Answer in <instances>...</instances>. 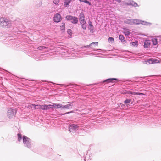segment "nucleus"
Wrapping results in <instances>:
<instances>
[{
	"mask_svg": "<svg viewBox=\"0 0 161 161\" xmlns=\"http://www.w3.org/2000/svg\"><path fill=\"white\" fill-rule=\"evenodd\" d=\"M74 112V111H70V112H66L64 114H69V113H73Z\"/></svg>",
	"mask_w": 161,
	"mask_h": 161,
	"instance_id": "obj_38",
	"label": "nucleus"
},
{
	"mask_svg": "<svg viewBox=\"0 0 161 161\" xmlns=\"http://www.w3.org/2000/svg\"><path fill=\"white\" fill-rule=\"evenodd\" d=\"M91 44H92V45L93 44H95L96 45H97L98 44V42H92V43H91Z\"/></svg>",
	"mask_w": 161,
	"mask_h": 161,
	"instance_id": "obj_36",
	"label": "nucleus"
},
{
	"mask_svg": "<svg viewBox=\"0 0 161 161\" xmlns=\"http://www.w3.org/2000/svg\"><path fill=\"white\" fill-rule=\"evenodd\" d=\"M160 36L161 37V36Z\"/></svg>",
	"mask_w": 161,
	"mask_h": 161,
	"instance_id": "obj_42",
	"label": "nucleus"
},
{
	"mask_svg": "<svg viewBox=\"0 0 161 161\" xmlns=\"http://www.w3.org/2000/svg\"><path fill=\"white\" fill-rule=\"evenodd\" d=\"M133 25H139L141 24V20L138 19H133Z\"/></svg>",
	"mask_w": 161,
	"mask_h": 161,
	"instance_id": "obj_16",
	"label": "nucleus"
},
{
	"mask_svg": "<svg viewBox=\"0 0 161 161\" xmlns=\"http://www.w3.org/2000/svg\"><path fill=\"white\" fill-rule=\"evenodd\" d=\"M94 51H99V50H101L100 49H97V50H93Z\"/></svg>",
	"mask_w": 161,
	"mask_h": 161,
	"instance_id": "obj_40",
	"label": "nucleus"
},
{
	"mask_svg": "<svg viewBox=\"0 0 161 161\" xmlns=\"http://www.w3.org/2000/svg\"><path fill=\"white\" fill-rule=\"evenodd\" d=\"M133 19H127L124 21L125 23L128 24L130 25H133Z\"/></svg>",
	"mask_w": 161,
	"mask_h": 161,
	"instance_id": "obj_18",
	"label": "nucleus"
},
{
	"mask_svg": "<svg viewBox=\"0 0 161 161\" xmlns=\"http://www.w3.org/2000/svg\"><path fill=\"white\" fill-rule=\"evenodd\" d=\"M131 101V99H126L124 101V103L127 104L128 103H130Z\"/></svg>",
	"mask_w": 161,
	"mask_h": 161,
	"instance_id": "obj_27",
	"label": "nucleus"
},
{
	"mask_svg": "<svg viewBox=\"0 0 161 161\" xmlns=\"http://www.w3.org/2000/svg\"><path fill=\"white\" fill-rule=\"evenodd\" d=\"M119 40H121L122 42H124L125 41L124 37L122 35H119Z\"/></svg>",
	"mask_w": 161,
	"mask_h": 161,
	"instance_id": "obj_22",
	"label": "nucleus"
},
{
	"mask_svg": "<svg viewBox=\"0 0 161 161\" xmlns=\"http://www.w3.org/2000/svg\"><path fill=\"white\" fill-rule=\"evenodd\" d=\"M85 19V16L83 12H81L79 15V20Z\"/></svg>",
	"mask_w": 161,
	"mask_h": 161,
	"instance_id": "obj_19",
	"label": "nucleus"
},
{
	"mask_svg": "<svg viewBox=\"0 0 161 161\" xmlns=\"http://www.w3.org/2000/svg\"><path fill=\"white\" fill-rule=\"evenodd\" d=\"M123 93L124 94H131L134 95H144L143 93H139L137 92H133L130 91H127L125 90V92H123Z\"/></svg>",
	"mask_w": 161,
	"mask_h": 161,
	"instance_id": "obj_8",
	"label": "nucleus"
},
{
	"mask_svg": "<svg viewBox=\"0 0 161 161\" xmlns=\"http://www.w3.org/2000/svg\"><path fill=\"white\" fill-rule=\"evenodd\" d=\"M63 25L60 26V30L63 32L65 30V23H63Z\"/></svg>",
	"mask_w": 161,
	"mask_h": 161,
	"instance_id": "obj_24",
	"label": "nucleus"
},
{
	"mask_svg": "<svg viewBox=\"0 0 161 161\" xmlns=\"http://www.w3.org/2000/svg\"><path fill=\"white\" fill-rule=\"evenodd\" d=\"M81 26L82 28L84 30H86V23L84 24H82L81 25Z\"/></svg>",
	"mask_w": 161,
	"mask_h": 161,
	"instance_id": "obj_29",
	"label": "nucleus"
},
{
	"mask_svg": "<svg viewBox=\"0 0 161 161\" xmlns=\"http://www.w3.org/2000/svg\"><path fill=\"white\" fill-rule=\"evenodd\" d=\"M88 25L90 26L89 28V29L90 30V32L91 33H93L94 32V26H93L92 23L90 20H89L88 21Z\"/></svg>",
	"mask_w": 161,
	"mask_h": 161,
	"instance_id": "obj_10",
	"label": "nucleus"
},
{
	"mask_svg": "<svg viewBox=\"0 0 161 161\" xmlns=\"http://www.w3.org/2000/svg\"><path fill=\"white\" fill-rule=\"evenodd\" d=\"M51 82V83H53L52 82ZM53 84H55V83H53Z\"/></svg>",
	"mask_w": 161,
	"mask_h": 161,
	"instance_id": "obj_41",
	"label": "nucleus"
},
{
	"mask_svg": "<svg viewBox=\"0 0 161 161\" xmlns=\"http://www.w3.org/2000/svg\"><path fill=\"white\" fill-rule=\"evenodd\" d=\"M126 4L127 5L131 4L135 7H136L138 6L137 3L133 1H132L130 3H127Z\"/></svg>",
	"mask_w": 161,
	"mask_h": 161,
	"instance_id": "obj_20",
	"label": "nucleus"
},
{
	"mask_svg": "<svg viewBox=\"0 0 161 161\" xmlns=\"http://www.w3.org/2000/svg\"><path fill=\"white\" fill-rule=\"evenodd\" d=\"M61 20L62 17L59 13H57L54 15L53 17V20L54 22L58 23L61 21Z\"/></svg>",
	"mask_w": 161,
	"mask_h": 161,
	"instance_id": "obj_7",
	"label": "nucleus"
},
{
	"mask_svg": "<svg viewBox=\"0 0 161 161\" xmlns=\"http://www.w3.org/2000/svg\"><path fill=\"white\" fill-rule=\"evenodd\" d=\"M150 41L149 40H147L144 42V47L146 48L150 46Z\"/></svg>",
	"mask_w": 161,
	"mask_h": 161,
	"instance_id": "obj_12",
	"label": "nucleus"
},
{
	"mask_svg": "<svg viewBox=\"0 0 161 161\" xmlns=\"http://www.w3.org/2000/svg\"><path fill=\"white\" fill-rule=\"evenodd\" d=\"M53 3L56 5H58L59 2V0H53Z\"/></svg>",
	"mask_w": 161,
	"mask_h": 161,
	"instance_id": "obj_32",
	"label": "nucleus"
},
{
	"mask_svg": "<svg viewBox=\"0 0 161 161\" xmlns=\"http://www.w3.org/2000/svg\"><path fill=\"white\" fill-rule=\"evenodd\" d=\"M67 32L69 35H71L72 34V31L70 29H68Z\"/></svg>",
	"mask_w": 161,
	"mask_h": 161,
	"instance_id": "obj_33",
	"label": "nucleus"
},
{
	"mask_svg": "<svg viewBox=\"0 0 161 161\" xmlns=\"http://www.w3.org/2000/svg\"><path fill=\"white\" fill-rule=\"evenodd\" d=\"M125 106V105L124 104H123L121 103H120V105H119V107H121V108H124Z\"/></svg>",
	"mask_w": 161,
	"mask_h": 161,
	"instance_id": "obj_37",
	"label": "nucleus"
},
{
	"mask_svg": "<svg viewBox=\"0 0 161 161\" xmlns=\"http://www.w3.org/2000/svg\"><path fill=\"white\" fill-rule=\"evenodd\" d=\"M17 112L16 108H9L7 112V115L9 118H12L13 116L15 115Z\"/></svg>",
	"mask_w": 161,
	"mask_h": 161,
	"instance_id": "obj_5",
	"label": "nucleus"
},
{
	"mask_svg": "<svg viewBox=\"0 0 161 161\" xmlns=\"http://www.w3.org/2000/svg\"><path fill=\"white\" fill-rule=\"evenodd\" d=\"M12 26L11 21L3 17H0V26L5 28H8Z\"/></svg>",
	"mask_w": 161,
	"mask_h": 161,
	"instance_id": "obj_2",
	"label": "nucleus"
},
{
	"mask_svg": "<svg viewBox=\"0 0 161 161\" xmlns=\"http://www.w3.org/2000/svg\"><path fill=\"white\" fill-rule=\"evenodd\" d=\"M46 48L47 47L45 46H39L38 47V49L40 50H43Z\"/></svg>",
	"mask_w": 161,
	"mask_h": 161,
	"instance_id": "obj_26",
	"label": "nucleus"
},
{
	"mask_svg": "<svg viewBox=\"0 0 161 161\" xmlns=\"http://www.w3.org/2000/svg\"><path fill=\"white\" fill-rule=\"evenodd\" d=\"M73 104L72 103L64 105V109H68L72 108Z\"/></svg>",
	"mask_w": 161,
	"mask_h": 161,
	"instance_id": "obj_13",
	"label": "nucleus"
},
{
	"mask_svg": "<svg viewBox=\"0 0 161 161\" xmlns=\"http://www.w3.org/2000/svg\"><path fill=\"white\" fill-rule=\"evenodd\" d=\"M80 20V25L86 23L85 19L80 20Z\"/></svg>",
	"mask_w": 161,
	"mask_h": 161,
	"instance_id": "obj_30",
	"label": "nucleus"
},
{
	"mask_svg": "<svg viewBox=\"0 0 161 161\" xmlns=\"http://www.w3.org/2000/svg\"><path fill=\"white\" fill-rule=\"evenodd\" d=\"M118 3H120L121 1V0H115Z\"/></svg>",
	"mask_w": 161,
	"mask_h": 161,
	"instance_id": "obj_39",
	"label": "nucleus"
},
{
	"mask_svg": "<svg viewBox=\"0 0 161 161\" xmlns=\"http://www.w3.org/2000/svg\"><path fill=\"white\" fill-rule=\"evenodd\" d=\"M51 109L53 110V108H56L57 109L59 108L60 107V104L53 103L52 105H51Z\"/></svg>",
	"mask_w": 161,
	"mask_h": 161,
	"instance_id": "obj_15",
	"label": "nucleus"
},
{
	"mask_svg": "<svg viewBox=\"0 0 161 161\" xmlns=\"http://www.w3.org/2000/svg\"><path fill=\"white\" fill-rule=\"evenodd\" d=\"M66 19L68 21H71V22L74 24L77 23L78 20V18L75 16L71 15H67L66 17Z\"/></svg>",
	"mask_w": 161,
	"mask_h": 161,
	"instance_id": "obj_6",
	"label": "nucleus"
},
{
	"mask_svg": "<svg viewBox=\"0 0 161 161\" xmlns=\"http://www.w3.org/2000/svg\"><path fill=\"white\" fill-rule=\"evenodd\" d=\"M92 46V44H91V43L89 45H87L84 46L82 47H81V48L82 49H84V48H89L90 46Z\"/></svg>",
	"mask_w": 161,
	"mask_h": 161,
	"instance_id": "obj_28",
	"label": "nucleus"
},
{
	"mask_svg": "<svg viewBox=\"0 0 161 161\" xmlns=\"http://www.w3.org/2000/svg\"><path fill=\"white\" fill-rule=\"evenodd\" d=\"M17 136L18 141L20 142L22 139V135L20 133H19L17 134ZM22 140L24 146L25 147L29 149L31 147V140L29 138L24 136L22 137Z\"/></svg>",
	"mask_w": 161,
	"mask_h": 161,
	"instance_id": "obj_1",
	"label": "nucleus"
},
{
	"mask_svg": "<svg viewBox=\"0 0 161 161\" xmlns=\"http://www.w3.org/2000/svg\"><path fill=\"white\" fill-rule=\"evenodd\" d=\"M108 41L110 43H113L114 42V38L112 37H109Z\"/></svg>",
	"mask_w": 161,
	"mask_h": 161,
	"instance_id": "obj_25",
	"label": "nucleus"
},
{
	"mask_svg": "<svg viewBox=\"0 0 161 161\" xmlns=\"http://www.w3.org/2000/svg\"><path fill=\"white\" fill-rule=\"evenodd\" d=\"M60 107L59 108H61V110L64 109V105H61L60 104Z\"/></svg>",
	"mask_w": 161,
	"mask_h": 161,
	"instance_id": "obj_34",
	"label": "nucleus"
},
{
	"mask_svg": "<svg viewBox=\"0 0 161 161\" xmlns=\"http://www.w3.org/2000/svg\"><path fill=\"white\" fill-rule=\"evenodd\" d=\"M71 0H64L65 7L68 8L69 6V3Z\"/></svg>",
	"mask_w": 161,
	"mask_h": 161,
	"instance_id": "obj_14",
	"label": "nucleus"
},
{
	"mask_svg": "<svg viewBox=\"0 0 161 161\" xmlns=\"http://www.w3.org/2000/svg\"><path fill=\"white\" fill-rule=\"evenodd\" d=\"M141 24L144 25L150 26L152 25V23L146 21L141 20Z\"/></svg>",
	"mask_w": 161,
	"mask_h": 161,
	"instance_id": "obj_17",
	"label": "nucleus"
},
{
	"mask_svg": "<svg viewBox=\"0 0 161 161\" xmlns=\"http://www.w3.org/2000/svg\"><path fill=\"white\" fill-rule=\"evenodd\" d=\"M80 125L75 124H71L69 125V128L70 132L75 133L78 130Z\"/></svg>",
	"mask_w": 161,
	"mask_h": 161,
	"instance_id": "obj_4",
	"label": "nucleus"
},
{
	"mask_svg": "<svg viewBox=\"0 0 161 161\" xmlns=\"http://www.w3.org/2000/svg\"><path fill=\"white\" fill-rule=\"evenodd\" d=\"M88 156H89L87 155H86V157H85V158L84 159V161H86V160H88Z\"/></svg>",
	"mask_w": 161,
	"mask_h": 161,
	"instance_id": "obj_35",
	"label": "nucleus"
},
{
	"mask_svg": "<svg viewBox=\"0 0 161 161\" xmlns=\"http://www.w3.org/2000/svg\"><path fill=\"white\" fill-rule=\"evenodd\" d=\"M132 45H134V46H137L138 45V42L137 41H135L134 42H133L131 43Z\"/></svg>",
	"mask_w": 161,
	"mask_h": 161,
	"instance_id": "obj_31",
	"label": "nucleus"
},
{
	"mask_svg": "<svg viewBox=\"0 0 161 161\" xmlns=\"http://www.w3.org/2000/svg\"><path fill=\"white\" fill-rule=\"evenodd\" d=\"M114 81H118L119 80L118 79L115 78H109L105 80L102 82V83H103L106 82L107 83L114 82Z\"/></svg>",
	"mask_w": 161,
	"mask_h": 161,
	"instance_id": "obj_9",
	"label": "nucleus"
},
{
	"mask_svg": "<svg viewBox=\"0 0 161 161\" xmlns=\"http://www.w3.org/2000/svg\"><path fill=\"white\" fill-rule=\"evenodd\" d=\"M152 42L153 45H156L158 43L157 40L156 38H153L152 39Z\"/></svg>",
	"mask_w": 161,
	"mask_h": 161,
	"instance_id": "obj_23",
	"label": "nucleus"
},
{
	"mask_svg": "<svg viewBox=\"0 0 161 161\" xmlns=\"http://www.w3.org/2000/svg\"><path fill=\"white\" fill-rule=\"evenodd\" d=\"M157 61V60L156 59L151 58L146 61V62L147 64H149L156 63Z\"/></svg>",
	"mask_w": 161,
	"mask_h": 161,
	"instance_id": "obj_11",
	"label": "nucleus"
},
{
	"mask_svg": "<svg viewBox=\"0 0 161 161\" xmlns=\"http://www.w3.org/2000/svg\"><path fill=\"white\" fill-rule=\"evenodd\" d=\"M130 32L129 31V30L127 29L125 30L124 33L126 36H128L130 35Z\"/></svg>",
	"mask_w": 161,
	"mask_h": 161,
	"instance_id": "obj_21",
	"label": "nucleus"
},
{
	"mask_svg": "<svg viewBox=\"0 0 161 161\" xmlns=\"http://www.w3.org/2000/svg\"><path fill=\"white\" fill-rule=\"evenodd\" d=\"M39 106V108L42 109V110H47L49 109H51V104H44L43 105H36L34 104H31L30 105V107L31 108L32 107H34L35 109H36V106Z\"/></svg>",
	"mask_w": 161,
	"mask_h": 161,
	"instance_id": "obj_3",
	"label": "nucleus"
}]
</instances>
